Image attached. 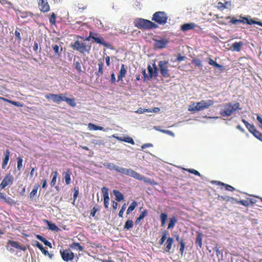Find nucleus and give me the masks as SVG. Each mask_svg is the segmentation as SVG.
<instances>
[{
	"label": "nucleus",
	"mask_w": 262,
	"mask_h": 262,
	"mask_svg": "<svg viewBox=\"0 0 262 262\" xmlns=\"http://www.w3.org/2000/svg\"><path fill=\"white\" fill-rule=\"evenodd\" d=\"M241 110L239 102L234 104L229 102L223 105V108L221 110L220 114L223 117H228L231 116L236 110Z\"/></svg>",
	"instance_id": "obj_1"
},
{
	"label": "nucleus",
	"mask_w": 262,
	"mask_h": 262,
	"mask_svg": "<svg viewBox=\"0 0 262 262\" xmlns=\"http://www.w3.org/2000/svg\"><path fill=\"white\" fill-rule=\"evenodd\" d=\"M214 104L212 100H202L199 102L190 105L188 107V111L191 112H198L204 109L208 108L209 106Z\"/></svg>",
	"instance_id": "obj_2"
},
{
	"label": "nucleus",
	"mask_w": 262,
	"mask_h": 262,
	"mask_svg": "<svg viewBox=\"0 0 262 262\" xmlns=\"http://www.w3.org/2000/svg\"><path fill=\"white\" fill-rule=\"evenodd\" d=\"M134 23L135 27L141 29L149 30L158 27L157 24L143 18H138L135 21Z\"/></svg>",
	"instance_id": "obj_3"
},
{
	"label": "nucleus",
	"mask_w": 262,
	"mask_h": 262,
	"mask_svg": "<svg viewBox=\"0 0 262 262\" xmlns=\"http://www.w3.org/2000/svg\"><path fill=\"white\" fill-rule=\"evenodd\" d=\"M71 47L80 53L84 54L85 53H89L91 50V46L86 45L84 42L76 40L74 43L71 45Z\"/></svg>",
	"instance_id": "obj_4"
},
{
	"label": "nucleus",
	"mask_w": 262,
	"mask_h": 262,
	"mask_svg": "<svg viewBox=\"0 0 262 262\" xmlns=\"http://www.w3.org/2000/svg\"><path fill=\"white\" fill-rule=\"evenodd\" d=\"M129 176L134 178V179L139 180L143 181L144 183L150 184L151 185H157L158 184L154 180L150 179L145 177L140 173L137 172L133 169H131Z\"/></svg>",
	"instance_id": "obj_5"
},
{
	"label": "nucleus",
	"mask_w": 262,
	"mask_h": 262,
	"mask_svg": "<svg viewBox=\"0 0 262 262\" xmlns=\"http://www.w3.org/2000/svg\"><path fill=\"white\" fill-rule=\"evenodd\" d=\"M167 19L168 16L167 14L163 11L155 12L152 17V20L160 25H165L167 23Z\"/></svg>",
	"instance_id": "obj_6"
},
{
	"label": "nucleus",
	"mask_w": 262,
	"mask_h": 262,
	"mask_svg": "<svg viewBox=\"0 0 262 262\" xmlns=\"http://www.w3.org/2000/svg\"><path fill=\"white\" fill-rule=\"evenodd\" d=\"M168 64V61L160 60L159 62L158 67L160 74L164 78H168L170 76Z\"/></svg>",
	"instance_id": "obj_7"
},
{
	"label": "nucleus",
	"mask_w": 262,
	"mask_h": 262,
	"mask_svg": "<svg viewBox=\"0 0 262 262\" xmlns=\"http://www.w3.org/2000/svg\"><path fill=\"white\" fill-rule=\"evenodd\" d=\"M105 167L111 170H114L118 172H120L122 174H126L127 176L129 175L130 172L132 169H126L122 167H120L118 166H117L113 163H107L104 165Z\"/></svg>",
	"instance_id": "obj_8"
},
{
	"label": "nucleus",
	"mask_w": 262,
	"mask_h": 262,
	"mask_svg": "<svg viewBox=\"0 0 262 262\" xmlns=\"http://www.w3.org/2000/svg\"><path fill=\"white\" fill-rule=\"evenodd\" d=\"M98 36V34L97 33L90 31L89 36L88 38H86V40H89V38H91L94 40L95 42L100 45H102L107 48H111V44L105 42L102 37H99Z\"/></svg>",
	"instance_id": "obj_9"
},
{
	"label": "nucleus",
	"mask_w": 262,
	"mask_h": 262,
	"mask_svg": "<svg viewBox=\"0 0 262 262\" xmlns=\"http://www.w3.org/2000/svg\"><path fill=\"white\" fill-rule=\"evenodd\" d=\"M65 97V95L62 93L58 94H48L45 96L47 99H51L53 102L57 104H59L61 101H64Z\"/></svg>",
	"instance_id": "obj_10"
},
{
	"label": "nucleus",
	"mask_w": 262,
	"mask_h": 262,
	"mask_svg": "<svg viewBox=\"0 0 262 262\" xmlns=\"http://www.w3.org/2000/svg\"><path fill=\"white\" fill-rule=\"evenodd\" d=\"M13 176L10 173L7 174L0 184L1 189H3L7 186L12 185L13 183Z\"/></svg>",
	"instance_id": "obj_11"
},
{
	"label": "nucleus",
	"mask_w": 262,
	"mask_h": 262,
	"mask_svg": "<svg viewBox=\"0 0 262 262\" xmlns=\"http://www.w3.org/2000/svg\"><path fill=\"white\" fill-rule=\"evenodd\" d=\"M60 253L62 259L66 261L72 260L74 257V253L70 249L60 250Z\"/></svg>",
	"instance_id": "obj_12"
},
{
	"label": "nucleus",
	"mask_w": 262,
	"mask_h": 262,
	"mask_svg": "<svg viewBox=\"0 0 262 262\" xmlns=\"http://www.w3.org/2000/svg\"><path fill=\"white\" fill-rule=\"evenodd\" d=\"M38 7L42 13H47L50 10V7L47 0H37Z\"/></svg>",
	"instance_id": "obj_13"
},
{
	"label": "nucleus",
	"mask_w": 262,
	"mask_h": 262,
	"mask_svg": "<svg viewBox=\"0 0 262 262\" xmlns=\"http://www.w3.org/2000/svg\"><path fill=\"white\" fill-rule=\"evenodd\" d=\"M152 67H151L150 64H148L147 66V70L149 73L148 80L151 79L152 77H157L158 75V68L156 64V63L154 62L152 64Z\"/></svg>",
	"instance_id": "obj_14"
},
{
	"label": "nucleus",
	"mask_w": 262,
	"mask_h": 262,
	"mask_svg": "<svg viewBox=\"0 0 262 262\" xmlns=\"http://www.w3.org/2000/svg\"><path fill=\"white\" fill-rule=\"evenodd\" d=\"M104 199V206L106 209H108L109 205L110 198L108 195V189L105 187H103L101 189Z\"/></svg>",
	"instance_id": "obj_15"
},
{
	"label": "nucleus",
	"mask_w": 262,
	"mask_h": 262,
	"mask_svg": "<svg viewBox=\"0 0 262 262\" xmlns=\"http://www.w3.org/2000/svg\"><path fill=\"white\" fill-rule=\"evenodd\" d=\"M154 47L156 49L164 48L168 43V40L165 38H162L161 39H154Z\"/></svg>",
	"instance_id": "obj_16"
},
{
	"label": "nucleus",
	"mask_w": 262,
	"mask_h": 262,
	"mask_svg": "<svg viewBox=\"0 0 262 262\" xmlns=\"http://www.w3.org/2000/svg\"><path fill=\"white\" fill-rule=\"evenodd\" d=\"M127 73V69L126 67L125 64H122L121 65V68L119 72V74L117 77V81H122V79L125 77V75Z\"/></svg>",
	"instance_id": "obj_17"
},
{
	"label": "nucleus",
	"mask_w": 262,
	"mask_h": 262,
	"mask_svg": "<svg viewBox=\"0 0 262 262\" xmlns=\"http://www.w3.org/2000/svg\"><path fill=\"white\" fill-rule=\"evenodd\" d=\"M240 18H242V19H241V20H243L244 22H242L241 23L243 24H247L250 25H251L252 24H256L262 27V22L260 21H256L254 20H253L252 19H249L247 17H243L242 16H239Z\"/></svg>",
	"instance_id": "obj_18"
},
{
	"label": "nucleus",
	"mask_w": 262,
	"mask_h": 262,
	"mask_svg": "<svg viewBox=\"0 0 262 262\" xmlns=\"http://www.w3.org/2000/svg\"><path fill=\"white\" fill-rule=\"evenodd\" d=\"M62 175L64 177L65 183L67 185H69L71 183V176L72 175V172L70 169H67L66 171L62 173Z\"/></svg>",
	"instance_id": "obj_19"
},
{
	"label": "nucleus",
	"mask_w": 262,
	"mask_h": 262,
	"mask_svg": "<svg viewBox=\"0 0 262 262\" xmlns=\"http://www.w3.org/2000/svg\"><path fill=\"white\" fill-rule=\"evenodd\" d=\"M196 26V24L193 23H186L181 26V29L183 31H187L189 30L194 29Z\"/></svg>",
	"instance_id": "obj_20"
},
{
	"label": "nucleus",
	"mask_w": 262,
	"mask_h": 262,
	"mask_svg": "<svg viewBox=\"0 0 262 262\" xmlns=\"http://www.w3.org/2000/svg\"><path fill=\"white\" fill-rule=\"evenodd\" d=\"M10 155V151H9V150H8V149L6 150L4 153L5 157L3 159L2 166V168L4 169L6 168V166L8 164V163L9 160Z\"/></svg>",
	"instance_id": "obj_21"
},
{
	"label": "nucleus",
	"mask_w": 262,
	"mask_h": 262,
	"mask_svg": "<svg viewBox=\"0 0 262 262\" xmlns=\"http://www.w3.org/2000/svg\"><path fill=\"white\" fill-rule=\"evenodd\" d=\"M8 244L12 247L15 248L17 249L21 250L23 251L26 250V247L25 246L20 245L17 242L9 240L8 241Z\"/></svg>",
	"instance_id": "obj_22"
},
{
	"label": "nucleus",
	"mask_w": 262,
	"mask_h": 262,
	"mask_svg": "<svg viewBox=\"0 0 262 262\" xmlns=\"http://www.w3.org/2000/svg\"><path fill=\"white\" fill-rule=\"evenodd\" d=\"M98 70L96 72V75L100 77L102 76L103 74V60L101 59H99L98 60Z\"/></svg>",
	"instance_id": "obj_23"
},
{
	"label": "nucleus",
	"mask_w": 262,
	"mask_h": 262,
	"mask_svg": "<svg viewBox=\"0 0 262 262\" xmlns=\"http://www.w3.org/2000/svg\"><path fill=\"white\" fill-rule=\"evenodd\" d=\"M242 121L244 123L246 128L248 129V130L250 133L252 134L254 131V130L256 129L254 124H250L248 121H247L245 119H243Z\"/></svg>",
	"instance_id": "obj_24"
},
{
	"label": "nucleus",
	"mask_w": 262,
	"mask_h": 262,
	"mask_svg": "<svg viewBox=\"0 0 262 262\" xmlns=\"http://www.w3.org/2000/svg\"><path fill=\"white\" fill-rule=\"evenodd\" d=\"M173 243V239L172 237H168L167 239V241L166 242L165 244V250L167 252H169L171 248L172 245Z\"/></svg>",
	"instance_id": "obj_25"
},
{
	"label": "nucleus",
	"mask_w": 262,
	"mask_h": 262,
	"mask_svg": "<svg viewBox=\"0 0 262 262\" xmlns=\"http://www.w3.org/2000/svg\"><path fill=\"white\" fill-rule=\"evenodd\" d=\"M44 221L47 224L50 230L55 231H58L59 230V228L54 223H51L47 220H45Z\"/></svg>",
	"instance_id": "obj_26"
},
{
	"label": "nucleus",
	"mask_w": 262,
	"mask_h": 262,
	"mask_svg": "<svg viewBox=\"0 0 262 262\" xmlns=\"http://www.w3.org/2000/svg\"><path fill=\"white\" fill-rule=\"evenodd\" d=\"M243 45L242 41L235 42L232 44V48L234 51L239 52L241 50L242 47Z\"/></svg>",
	"instance_id": "obj_27"
},
{
	"label": "nucleus",
	"mask_w": 262,
	"mask_h": 262,
	"mask_svg": "<svg viewBox=\"0 0 262 262\" xmlns=\"http://www.w3.org/2000/svg\"><path fill=\"white\" fill-rule=\"evenodd\" d=\"M113 193L115 196L116 200L118 202H120L124 200L123 195L118 190H114Z\"/></svg>",
	"instance_id": "obj_28"
},
{
	"label": "nucleus",
	"mask_w": 262,
	"mask_h": 262,
	"mask_svg": "<svg viewBox=\"0 0 262 262\" xmlns=\"http://www.w3.org/2000/svg\"><path fill=\"white\" fill-rule=\"evenodd\" d=\"M39 187V185L38 184H36L31 191V192L30 193V198L31 199H33L34 197L36 196L37 192L38 190V189Z\"/></svg>",
	"instance_id": "obj_29"
},
{
	"label": "nucleus",
	"mask_w": 262,
	"mask_h": 262,
	"mask_svg": "<svg viewBox=\"0 0 262 262\" xmlns=\"http://www.w3.org/2000/svg\"><path fill=\"white\" fill-rule=\"evenodd\" d=\"M36 238L40 240L41 242H43V244L47 246H49L50 248H52V244L51 243L49 242L48 240H47L45 237H42V236L40 235H36Z\"/></svg>",
	"instance_id": "obj_30"
},
{
	"label": "nucleus",
	"mask_w": 262,
	"mask_h": 262,
	"mask_svg": "<svg viewBox=\"0 0 262 262\" xmlns=\"http://www.w3.org/2000/svg\"><path fill=\"white\" fill-rule=\"evenodd\" d=\"M64 101L66 102L70 106L72 107H74L76 105V103L75 102V99L73 98H67L65 97Z\"/></svg>",
	"instance_id": "obj_31"
},
{
	"label": "nucleus",
	"mask_w": 262,
	"mask_h": 262,
	"mask_svg": "<svg viewBox=\"0 0 262 262\" xmlns=\"http://www.w3.org/2000/svg\"><path fill=\"white\" fill-rule=\"evenodd\" d=\"M88 128L90 130H104V128L103 127L100 126H97L94 124H93L92 123H90L88 124Z\"/></svg>",
	"instance_id": "obj_32"
},
{
	"label": "nucleus",
	"mask_w": 262,
	"mask_h": 262,
	"mask_svg": "<svg viewBox=\"0 0 262 262\" xmlns=\"http://www.w3.org/2000/svg\"><path fill=\"white\" fill-rule=\"evenodd\" d=\"M202 236L203 234L201 233H198L196 236L195 243L200 248L202 247Z\"/></svg>",
	"instance_id": "obj_33"
},
{
	"label": "nucleus",
	"mask_w": 262,
	"mask_h": 262,
	"mask_svg": "<svg viewBox=\"0 0 262 262\" xmlns=\"http://www.w3.org/2000/svg\"><path fill=\"white\" fill-rule=\"evenodd\" d=\"M70 248L79 251L83 250V247L81 246L79 243H73L70 245Z\"/></svg>",
	"instance_id": "obj_34"
},
{
	"label": "nucleus",
	"mask_w": 262,
	"mask_h": 262,
	"mask_svg": "<svg viewBox=\"0 0 262 262\" xmlns=\"http://www.w3.org/2000/svg\"><path fill=\"white\" fill-rule=\"evenodd\" d=\"M177 221H178L177 219L175 216H173V217H171L170 219V221L168 223L167 228L168 229L173 228L174 227L176 224L177 223Z\"/></svg>",
	"instance_id": "obj_35"
},
{
	"label": "nucleus",
	"mask_w": 262,
	"mask_h": 262,
	"mask_svg": "<svg viewBox=\"0 0 262 262\" xmlns=\"http://www.w3.org/2000/svg\"><path fill=\"white\" fill-rule=\"evenodd\" d=\"M57 175L58 172L56 171H53L51 173V176L53 177V178L50 183V185L52 187L54 186L56 183Z\"/></svg>",
	"instance_id": "obj_36"
},
{
	"label": "nucleus",
	"mask_w": 262,
	"mask_h": 262,
	"mask_svg": "<svg viewBox=\"0 0 262 262\" xmlns=\"http://www.w3.org/2000/svg\"><path fill=\"white\" fill-rule=\"evenodd\" d=\"M208 62L210 65L213 66L216 68L221 69L223 67V66L215 61H214L212 59L209 58L207 59Z\"/></svg>",
	"instance_id": "obj_37"
},
{
	"label": "nucleus",
	"mask_w": 262,
	"mask_h": 262,
	"mask_svg": "<svg viewBox=\"0 0 262 262\" xmlns=\"http://www.w3.org/2000/svg\"><path fill=\"white\" fill-rule=\"evenodd\" d=\"M133 226H134L133 221L131 220H128L126 221V222L125 223L124 229L129 230L130 228H133Z\"/></svg>",
	"instance_id": "obj_38"
},
{
	"label": "nucleus",
	"mask_w": 262,
	"mask_h": 262,
	"mask_svg": "<svg viewBox=\"0 0 262 262\" xmlns=\"http://www.w3.org/2000/svg\"><path fill=\"white\" fill-rule=\"evenodd\" d=\"M228 4L230 5V3L229 2H226L225 3L219 2L217 3V8L220 10H223L224 9L227 8V5Z\"/></svg>",
	"instance_id": "obj_39"
},
{
	"label": "nucleus",
	"mask_w": 262,
	"mask_h": 262,
	"mask_svg": "<svg viewBox=\"0 0 262 262\" xmlns=\"http://www.w3.org/2000/svg\"><path fill=\"white\" fill-rule=\"evenodd\" d=\"M167 219V214L165 213H162L160 215V220L161 222V226H163L165 224Z\"/></svg>",
	"instance_id": "obj_40"
},
{
	"label": "nucleus",
	"mask_w": 262,
	"mask_h": 262,
	"mask_svg": "<svg viewBox=\"0 0 262 262\" xmlns=\"http://www.w3.org/2000/svg\"><path fill=\"white\" fill-rule=\"evenodd\" d=\"M35 245L41 250L42 253H43L45 255H47V253H48V251L45 250L43 246L38 242H36V244Z\"/></svg>",
	"instance_id": "obj_41"
},
{
	"label": "nucleus",
	"mask_w": 262,
	"mask_h": 262,
	"mask_svg": "<svg viewBox=\"0 0 262 262\" xmlns=\"http://www.w3.org/2000/svg\"><path fill=\"white\" fill-rule=\"evenodd\" d=\"M137 206V203L135 201L133 202L130 206L128 207L126 213L127 214H129L131 212H132L136 208Z\"/></svg>",
	"instance_id": "obj_42"
},
{
	"label": "nucleus",
	"mask_w": 262,
	"mask_h": 262,
	"mask_svg": "<svg viewBox=\"0 0 262 262\" xmlns=\"http://www.w3.org/2000/svg\"><path fill=\"white\" fill-rule=\"evenodd\" d=\"M17 168L18 171H20L23 167V159L21 157L17 158Z\"/></svg>",
	"instance_id": "obj_43"
},
{
	"label": "nucleus",
	"mask_w": 262,
	"mask_h": 262,
	"mask_svg": "<svg viewBox=\"0 0 262 262\" xmlns=\"http://www.w3.org/2000/svg\"><path fill=\"white\" fill-rule=\"evenodd\" d=\"M56 18V14L54 12H53L51 14V15L49 18V21L51 25H55Z\"/></svg>",
	"instance_id": "obj_44"
},
{
	"label": "nucleus",
	"mask_w": 262,
	"mask_h": 262,
	"mask_svg": "<svg viewBox=\"0 0 262 262\" xmlns=\"http://www.w3.org/2000/svg\"><path fill=\"white\" fill-rule=\"evenodd\" d=\"M192 63L195 64V65L198 67L202 68L203 67L202 62L199 59H193L192 60Z\"/></svg>",
	"instance_id": "obj_45"
},
{
	"label": "nucleus",
	"mask_w": 262,
	"mask_h": 262,
	"mask_svg": "<svg viewBox=\"0 0 262 262\" xmlns=\"http://www.w3.org/2000/svg\"><path fill=\"white\" fill-rule=\"evenodd\" d=\"M123 141L128 143H130L132 145L135 144V142H134V140L133 139V138L129 136L124 137Z\"/></svg>",
	"instance_id": "obj_46"
},
{
	"label": "nucleus",
	"mask_w": 262,
	"mask_h": 262,
	"mask_svg": "<svg viewBox=\"0 0 262 262\" xmlns=\"http://www.w3.org/2000/svg\"><path fill=\"white\" fill-rule=\"evenodd\" d=\"M180 252L181 254H183L184 251L185 244L184 242L183 239H181L180 242Z\"/></svg>",
	"instance_id": "obj_47"
},
{
	"label": "nucleus",
	"mask_w": 262,
	"mask_h": 262,
	"mask_svg": "<svg viewBox=\"0 0 262 262\" xmlns=\"http://www.w3.org/2000/svg\"><path fill=\"white\" fill-rule=\"evenodd\" d=\"M145 112L150 113L151 112V110L150 109L139 108V109L137 110V111H136V113L138 114H143Z\"/></svg>",
	"instance_id": "obj_48"
},
{
	"label": "nucleus",
	"mask_w": 262,
	"mask_h": 262,
	"mask_svg": "<svg viewBox=\"0 0 262 262\" xmlns=\"http://www.w3.org/2000/svg\"><path fill=\"white\" fill-rule=\"evenodd\" d=\"M242 22H244L243 20H241V19H238L235 18L234 17L231 18L229 23L232 24L236 25L238 23H241Z\"/></svg>",
	"instance_id": "obj_49"
},
{
	"label": "nucleus",
	"mask_w": 262,
	"mask_h": 262,
	"mask_svg": "<svg viewBox=\"0 0 262 262\" xmlns=\"http://www.w3.org/2000/svg\"><path fill=\"white\" fill-rule=\"evenodd\" d=\"M4 200L7 204L9 205H12L14 203V200L12 199H11L10 197L7 196V195H6L5 199H4Z\"/></svg>",
	"instance_id": "obj_50"
},
{
	"label": "nucleus",
	"mask_w": 262,
	"mask_h": 262,
	"mask_svg": "<svg viewBox=\"0 0 262 262\" xmlns=\"http://www.w3.org/2000/svg\"><path fill=\"white\" fill-rule=\"evenodd\" d=\"M74 65L75 69L77 70L79 73H80L82 71L80 63L78 61H76L74 62Z\"/></svg>",
	"instance_id": "obj_51"
},
{
	"label": "nucleus",
	"mask_w": 262,
	"mask_h": 262,
	"mask_svg": "<svg viewBox=\"0 0 262 262\" xmlns=\"http://www.w3.org/2000/svg\"><path fill=\"white\" fill-rule=\"evenodd\" d=\"M166 237H167V232L166 231H164L163 233V235H162V237L161 238V239L160 240L159 244L160 245H163L164 242V241L166 240Z\"/></svg>",
	"instance_id": "obj_52"
},
{
	"label": "nucleus",
	"mask_w": 262,
	"mask_h": 262,
	"mask_svg": "<svg viewBox=\"0 0 262 262\" xmlns=\"http://www.w3.org/2000/svg\"><path fill=\"white\" fill-rule=\"evenodd\" d=\"M237 204H241L244 206L248 207L249 205V203L248 202V200H240L238 201H237Z\"/></svg>",
	"instance_id": "obj_53"
},
{
	"label": "nucleus",
	"mask_w": 262,
	"mask_h": 262,
	"mask_svg": "<svg viewBox=\"0 0 262 262\" xmlns=\"http://www.w3.org/2000/svg\"><path fill=\"white\" fill-rule=\"evenodd\" d=\"M14 35H15V38L17 40L18 42L19 43H20L21 40V38L20 32L19 31H18L17 30H15Z\"/></svg>",
	"instance_id": "obj_54"
},
{
	"label": "nucleus",
	"mask_w": 262,
	"mask_h": 262,
	"mask_svg": "<svg viewBox=\"0 0 262 262\" xmlns=\"http://www.w3.org/2000/svg\"><path fill=\"white\" fill-rule=\"evenodd\" d=\"M10 103L15 105V106H16L17 107H23L24 106V104L21 103V102H17V101H13V100H11V101L10 102Z\"/></svg>",
	"instance_id": "obj_55"
},
{
	"label": "nucleus",
	"mask_w": 262,
	"mask_h": 262,
	"mask_svg": "<svg viewBox=\"0 0 262 262\" xmlns=\"http://www.w3.org/2000/svg\"><path fill=\"white\" fill-rule=\"evenodd\" d=\"M187 171L191 173H192L195 176H201V174L197 170L194 169H187Z\"/></svg>",
	"instance_id": "obj_56"
},
{
	"label": "nucleus",
	"mask_w": 262,
	"mask_h": 262,
	"mask_svg": "<svg viewBox=\"0 0 262 262\" xmlns=\"http://www.w3.org/2000/svg\"><path fill=\"white\" fill-rule=\"evenodd\" d=\"M125 209H126V204H124L122 206V208L119 212L118 215H119V217H123V213H124Z\"/></svg>",
	"instance_id": "obj_57"
},
{
	"label": "nucleus",
	"mask_w": 262,
	"mask_h": 262,
	"mask_svg": "<svg viewBox=\"0 0 262 262\" xmlns=\"http://www.w3.org/2000/svg\"><path fill=\"white\" fill-rule=\"evenodd\" d=\"M147 215V211L146 209H144L141 212V213L139 215V217H140L142 220H143Z\"/></svg>",
	"instance_id": "obj_58"
},
{
	"label": "nucleus",
	"mask_w": 262,
	"mask_h": 262,
	"mask_svg": "<svg viewBox=\"0 0 262 262\" xmlns=\"http://www.w3.org/2000/svg\"><path fill=\"white\" fill-rule=\"evenodd\" d=\"M99 210L98 208H97L96 207H94L92 209L91 211L90 212V216L94 217L96 213L97 212V211Z\"/></svg>",
	"instance_id": "obj_59"
},
{
	"label": "nucleus",
	"mask_w": 262,
	"mask_h": 262,
	"mask_svg": "<svg viewBox=\"0 0 262 262\" xmlns=\"http://www.w3.org/2000/svg\"><path fill=\"white\" fill-rule=\"evenodd\" d=\"M52 48H53L54 51L55 52V54L56 55H59V46L57 45H55L53 46Z\"/></svg>",
	"instance_id": "obj_60"
},
{
	"label": "nucleus",
	"mask_w": 262,
	"mask_h": 262,
	"mask_svg": "<svg viewBox=\"0 0 262 262\" xmlns=\"http://www.w3.org/2000/svg\"><path fill=\"white\" fill-rule=\"evenodd\" d=\"M257 120L258 122H259L258 126L259 127L262 129V118L258 114H256Z\"/></svg>",
	"instance_id": "obj_61"
},
{
	"label": "nucleus",
	"mask_w": 262,
	"mask_h": 262,
	"mask_svg": "<svg viewBox=\"0 0 262 262\" xmlns=\"http://www.w3.org/2000/svg\"><path fill=\"white\" fill-rule=\"evenodd\" d=\"M142 73L143 75L144 81H146L148 79L149 76L146 73V70L145 69H142Z\"/></svg>",
	"instance_id": "obj_62"
},
{
	"label": "nucleus",
	"mask_w": 262,
	"mask_h": 262,
	"mask_svg": "<svg viewBox=\"0 0 262 262\" xmlns=\"http://www.w3.org/2000/svg\"><path fill=\"white\" fill-rule=\"evenodd\" d=\"M116 81L115 74L113 72L111 75L110 82L112 84H115Z\"/></svg>",
	"instance_id": "obj_63"
},
{
	"label": "nucleus",
	"mask_w": 262,
	"mask_h": 262,
	"mask_svg": "<svg viewBox=\"0 0 262 262\" xmlns=\"http://www.w3.org/2000/svg\"><path fill=\"white\" fill-rule=\"evenodd\" d=\"M217 199L220 200L226 201L227 202L229 201L228 196L219 195Z\"/></svg>",
	"instance_id": "obj_64"
}]
</instances>
